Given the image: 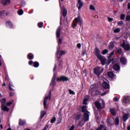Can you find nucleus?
Returning a JSON list of instances; mask_svg holds the SVG:
<instances>
[{"mask_svg": "<svg viewBox=\"0 0 130 130\" xmlns=\"http://www.w3.org/2000/svg\"><path fill=\"white\" fill-rule=\"evenodd\" d=\"M56 54L57 55H58V48H57V52H56Z\"/></svg>", "mask_w": 130, "mask_h": 130, "instance_id": "338daca9", "label": "nucleus"}, {"mask_svg": "<svg viewBox=\"0 0 130 130\" xmlns=\"http://www.w3.org/2000/svg\"><path fill=\"white\" fill-rule=\"evenodd\" d=\"M38 27L39 28H42V27L43 26V22H40L38 23Z\"/></svg>", "mask_w": 130, "mask_h": 130, "instance_id": "ea45409f", "label": "nucleus"}, {"mask_svg": "<svg viewBox=\"0 0 130 130\" xmlns=\"http://www.w3.org/2000/svg\"><path fill=\"white\" fill-rule=\"evenodd\" d=\"M110 112L113 114V115H115V110L114 109H110Z\"/></svg>", "mask_w": 130, "mask_h": 130, "instance_id": "f704fd0d", "label": "nucleus"}, {"mask_svg": "<svg viewBox=\"0 0 130 130\" xmlns=\"http://www.w3.org/2000/svg\"><path fill=\"white\" fill-rule=\"evenodd\" d=\"M13 104V101H10L7 103V106H10V105H12Z\"/></svg>", "mask_w": 130, "mask_h": 130, "instance_id": "3c124183", "label": "nucleus"}, {"mask_svg": "<svg viewBox=\"0 0 130 130\" xmlns=\"http://www.w3.org/2000/svg\"><path fill=\"white\" fill-rule=\"evenodd\" d=\"M56 78V76H55V74H54L53 77L52 79L51 82L50 84V86H54V83H55Z\"/></svg>", "mask_w": 130, "mask_h": 130, "instance_id": "dca6fc26", "label": "nucleus"}, {"mask_svg": "<svg viewBox=\"0 0 130 130\" xmlns=\"http://www.w3.org/2000/svg\"><path fill=\"white\" fill-rule=\"evenodd\" d=\"M89 93L91 94V95H92V96L97 95L98 91H97V86L95 84L91 85Z\"/></svg>", "mask_w": 130, "mask_h": 130, "instance_id": "7ed1b4c3", "label": "nucleus"}, {"mask_svg": "<svg viewBox=\"0 0 130 130\" xmlns=\"http://www.w3.org/2000/svg\"><path fill=\"white\" fill-rule=\"evenodd\" d=\"M115 124H119V119L118 118H116L115 120Z\"/></svg>", "mask_w": 130, "mask_h": 130, "instance_id": "58836bf2", "label": "nucleus"}, {"mask_svg": "<svg viewBox=\"0 0 130 130\" xmlns=\"http://www.w3.org/2000/svg\"><path fill=\"white\" fill-rule=\"evenodd\" d=\"M6 26L9 27V28H12L13 27V23H12L11 21H7L6 22Z\"/></svg>", "mask_w": 130, "mask_h": 130, "instance_id": "b1692460", "label": "nucleus"}, {"mask_svg": "<svg viewBox=\"0 0 130 130\" xmlns=\"http://www.w3.org/2000/svg\"><path fill=\"white\" fill-rule=\"evenodd\" d=\"M6 13V11L4 10L0 11V17H2V16H4Z\"/></svg>", "mask_w": 130, "mask_h": 130, "instance_id": "4c0bfd02", "label": "nucleus"}, {"mask_svg": "<svg viewBox=\"0 0 130 130\" xmlns=\"http://www.w3.org/2000/svg\"><path fill=\"white\" fill-rule=\"evenodd\" d=\"M103 88L104 89H109V84L106 82H104L103 83Z\"/></svg>", "mask_w": 130, "mask_h": 130, "instance_id": "2eb2a0df", "label": "nucleus"}, {"mask_svg": "<svg viewBox=\"0 0 130 130\" xmlns=\"http://www.w3.org/2000/svg\"><path fill=\"white\" fill-rule=\"evenodd\" d=\"M51 95V92H50L49 96H46L45 98V100L44 101V108H46V106L47 105V100H50V99H51L50 95Z\"/></svg>", "mask_w": 130, "mask_h": 130, "instance_id": "0eeeda50", "label": "nucleus"}, {"mask_svg": "<svg viewBox=\"0 0 130 130\" xmlns=\"http://www.w3.org/2000/svg\"><path fill=\"white\" fill-rule=\"evenodd\" d=\"M61 30V27L59 26L56 31V35L57 38H59L60 37V31Z\"/></svg>", "mask_w": 130, "mask_h": 130, "instance_id": "f8f14e48", "label": "nucleus"}, {"mask_svg": "<svg viewBox=\"0 0 130 130\" xmlns=\"http://www.w3.org/2000/svg\"><path fill=\"white\" fill-rule=\"evenodd\" d=\"M125 18V15L124 14H122L120 16V19L121 20H124V18Z\"/></svg>", "mask_w": 130, "mask_h": 130, "instance_id": "a19ab883", "label": "nucleus"}, {"mask_svg": "<svg viewBox=\"0 0 130 130\" xmlns=\"http://www.w3.org/2000/svg\"><path fill=\"white\" fill-rule=\"evenodd\" d=\"M46 114V112L44 111H42L41 112V116L40 117L41 118H43V117H44V115H45Z\"/></svg>", "mask_w": 130, "mask_h": 130, "instance_id": "bb28decb", "label": "nucleus"}, {"mask_svg": "<svg viewBox=\"0 0 130 130\" xmlns=\"http://www.w3.org/2000/svg\"><path fill=\"white\" fill-rule=\"evenodd\" d=\"M94 54H95L96 57L99 58L102 56L101 54H100V50L98 48L94 49Z\"/></svg>", "mask_w": 130, "mask_h": 130, "instance_id": "6e6552de", "label": "nucleus"}, {"mask_svg": "<svg viewBox=\"0 0 130 130\" xmlns=\"http://www.w3.org/2000/svg\"><path fill=\"white\" fill-rule=\"evenodd\" d=\"M111 61H112V59H109L108 61V64H109V63H110Z\"/></svg>", "mask_w": 130, "mask_h": 130, "instance_id": "680f3d73", "label": "nucleus"}, {"mask_svg": "<svg viewBox=\"0 0 130 130\" xmlns=\"http://www.w3.org/2000/svg\"><path fill=\"white\" fill-rule=\"evenodd\" d=\"M126 20L127 21H130V15L127 16L126 17Z\"/></svg>", "mask_w": 130, "mask_h": 130, "instance_id": "864d4df0", "label": "nucleus"}, {"mask_svg": "<svg viewBox=\"0 0 130 130\" xmlns=\"http://www.w3.org/2000/svg\"><path fill=\"white\" fill-rule=\"evenodd\" d=\"M123 103H125V104H129V98L128 96H124L123 98Z\"/></svg>", "mask_w": 130, "mask_h": 130, "instance_id": "ddd939ff", "label": "nucleus"}, {"mask_svg": "<svg viewBox=\"0 0 130 130\" xmlns=\"http://www.w3.org/2000/svg\"><path fill=\"white\" fill-rule=\"evenodd\" d=\"M113 54H114V51H113L112 53H110V54L109 55V57H111V56H112V55H113Z\"/></svg>", "mask_w": 130, "mask_h": 130, "instance_id": "bf43d9fd", "label": "nucleus"}, {"mask_svg": "<svg viewBox=\"0 0 130 130\" xmlns=\"http://www.w3.org/2000/svg\"><path fill=\"white\" fill-rule=\"evenodd\" d=\"M77 47H78V48L79 49H81V44H80V43L78 44L77 45Z\"/></svg>", "mask_w": 130, "mask_h": 130, "instance_id": "603ef678", "label": "nucleus"}, {"mask_svg": "<svg viewBox=\"0 0 130 130\" xmlns=\"http://www.w3.org/2000/svg\"><path fill=\"white\" fill-rule=\"evenodd\" d=\"M56 120V119L55 118V117L53 118L51 120V123H53V122H54V121H55Z\"/></svg>", "mask_w": 130, "mask_h": 130, "instance_id": "09e8293b", "label": "nucleus"}, {"mask_svg": "<svg viewBox=\"0 0 130 130\" xmlns=\"http://www.w3.org/2000/svg\"><path fill=\"white\" fill-rule=\"evenodd\" d=\"M62 11H63V17H66L67 16V14H68V12L67 11V10L64 7H62Z\"/></svg>", "mask_w": 130, "mask_h": 130, "instance_id": "5701e85b", "label": "nucleus"}, {"mask_svg": "<svg viewBox=\"0 0 130 130\" xmlns=\"http://www.w3.org/2000/svg\"><path fill=\"white\" fill-rule=\"evenodd\" d=\"M108 21L109 22H112V21H113V18H108Z\"/></svg>", "mask_w": 130, "mask_h": 130, "instance_id": "13d9d810", "label": "nucleus"}, {"mask_svg": "<svg viewBox=\"0 0 130 130\" xmlns=\"http://www.w3.org/2000/svg\"><path fill=\"white\" fill-rule=\"evenodd\" d=\"M28 63H29V66L33 64V61H29L28 62Z\"/></svg>", "mask_w": 130, "mask_h": 130, "instance_id": "052dcab7", "label": "nucleus"}, {"mask_svg": "<svg viewBox=\"0 0 130 130\" xmlns=\"http://www.w3.org/2000/svg\"><path fill=\"white\" fill-rule=\"evenodd\" d=\"M82 112L84 113L83 120L80 122V126L84 125L85 121H88L89 120V112L87 111V106H83L82 109Z\"/></svg>", "mask_w": 130, "mask_h": 130, "instance_id": "f257e3e1", "label": "nucleus"}, {"mask_svg": "<svg viewBox=\"0 0 130 130\" xmlns=\"http://www.w3.org/2000/svg\"><path fill=\"white\" fill-rule=\"evenodd\" d=\"M1 109H2V110H4V111H9V108H8V107L5 106V105L2 106Z\"/></svg>", "mask_w": 130, "mask_h": 130, "instance_id": "aec40b11", "label": "nucleus"}, {"mask_svg": "<svg viewBox=\"0 0 130 130\" xmlns=\"http://www.w3.org/2000/svg\"><path fill=\"white\" fill-rule=\"evenodd\" d=\"M113 69L114 70H115V71H119L120 67L119 66V65L115 64L114 65Z\"/></svg>", "mask_w": 130, "mask_h": 130, "instance_id": "6ab92c4d", "label": "nucleus"}, {"mask_svg": "<svg viewBox=\"0 0 130 130\" xmlns=\"http://www.w3.org/2000/svg\"><path fill=\"white\" fill-rule=\"evenodd\" d=\"M96 130H107L104 125H101L99 128H97Z\"/></svg>", "mask_w": 130, "mask_h": 130, "instance_id": "393cba45", "label": "nucleus"}, {"mask_svg": "<svg viewBox=\"0 0 130 130\" xmlns=\"http://www.w3.org/2000/svg\"><path fill=\"white\" fill-rule=\"evenodd\" d=\"M114 101H118V98H117V96L115 97L114 98Z\"/></svg>", "mask_w": 130, "mask_h": 130, "instance_id": "4d7b16f0", "label": "nucleus"}, {"mask_svg": "<svg viewBox=\"0 0 130 130\" xmlns=\"http://www.w3.org/2000/svg\"><path fill=\"white\" fill-rule=\"evenodd\" d=\"M66 53H67V52H66V51H61L60 56V55H64V54H66Z\"/></svg>", "mask_w": 130, "mask_h": 130, "instance_id": "79ce46f5", "label": "nucleus"}, {"mask_svg": "<svg viewBox=\"0 0 130 130\" xmlns=\"http://www.w3.org/2000/svg\"><path fill=\"white\" fill-rule=\"evenodd\" d=\"M19 125H24V124H26V121L20 119L19 122Z\"/></svg>", "mask_w": 130, "mask_h": 130, "instance_id": "4be33fe9", "label": "nucleus"}, {"mask_svg": "<svg viewBox=\"0 0 130 130\" xmlns=\"http://www.w3.org/2000/svg\"><path fill=\"white\" fill-rule=\"evenodd\" d=\"M88 99H84V100H83V104H87V102H88Z\"/></svg>", "mask_w": 130, "mask_h": 130, "instance_id": "c03bdc74", "label": "nucleus"}, {"mask_svg": "<svg viewBox=\"0 0 130 130\" xmlns=\"http://www.w3.org/2000/svg\"><path fill=\"white\" fill-rule=\"evenodd\" d=\"M27 58L28 59H33L34 58V55L32 53H29L27 55Z\"/></svg>", "mask_w": 130, "mask_h": 130, "instance_id": "a878e982", "label": "nucleus"}, {"mask_svg": "<svg viewBox=\"0 0 130 130\" xmlns=\"http://www.w3.org/2000/svg\"><path fill=\"white\" fill-rule=\"evenodd\" d=\"M100 116H101L100 113H99V115H96V117H98V118H100Z\"/></svg>", "mask_w": 130, "mask_h": 130, "instance_id": "e2e57ef3", "label": "nucleus"}, {"mask_svg": "<svg viewBox=\"0 0 130 130\" xmlns=\"http://www.w3.org/2000/svg\"><path fill=\"white\" fill-rule=\"evenodd\" d=\"M61 65V62H59V63H55V66H54V68L53 69V71H55V70H56V67H60V66Z\"/></svg>", "mask_w": 130, "mask_h": 130, "instance_id": "cd10ccee", "label": "nucleus"}, {"mask_svg": "<svg viewBox=\"0 0 130 130\" xmlns=\"http://www.w3.org/2000/svg\"><path fill=\"white\" fill-rule=\"evenodd\" d=\"M127 8L129 10H130V3H128V6H127Z\"/></svg>", "mask_w": 130, "mask_h": 130, "instance_id": "69168bd1", "label": "nucleus"}, {"mask_svg": "<svg viewBox=\"0 0 130 130\" xmlns=\"http://www.w3.org/2000/svg\"><path fill=\"white\" fill-rule=\"evenodd\" d=\"M86 54V49H84L82 51V55H85Z\"/></svg>", "mask_w": 130, "mask_h": 130, "instance_id": "5fc2aeb1", "label": "nucleus"}, {"mask_svg": "<svg viewBox=\"0 0 130 130\" xmlns=\"http://www.w3.org/2000/svg\"><path fill=\"white\" fill-rule=\"evenodd\" d=\"M57 81H62V82L69 81V78L66 76H61L59 78H58Z\"/></svg>", "mask_w": 130, "mask_h": 130, "instance_id": "9d476101", "label": "nucleus"}, {"mask_svg": "<svg viewBox=\"0 0 130 130\" xmlns=\"http://www.w3.org/2000/svg\"><path fill=\"white\" fill-rule=\"evenodd\" d=\"M89 9L91 10V11H95V7L93 5H90L89 6Z\"/></svg>", "mask_w": 130, "mask_h": 130, "instance_id": "c9c22d12", "label": "nucleus"}, {"mask_svg": "<svg viewBox=\"0 0 130 130\" xmlns=\"http://www.w3.org/2000/svg\"><path fill=\"white\" fill-rule=\"evenodd\" d=\"M107 52H108V50L105 49L102 51V54L104 55V54H106Z\"/></svg>", "mask_w": 130, "mask_h": 130, "instance_id": "37998d69", "label": "nucleus"}, {"mask_svg": "<svg viewBox=\"0 0 130 130\" xmlns=\"http://www.w3.org/2000/svg\"><path fill=\"white\" fill-rule=\"evenodd\" d=\"M10 96H14V95H15V93L10 92Z\"/></svg>", "mask_w": 130, "mask_h": 130, "instance_id": "0e129e2a", "label": "nucleus"}, {"mask_svg": "<svg viewBox=\"0 0 130 130\" xmlns=\"http://www.w3.org/2000/svg\"><path fill=\"white\" fill-rule=\"evenodd\" d=\"M12 87H14V86H13V83L10 82L9 83V90H10V91H13L14 89H13V88H12Z\"/></svg>", "mask_w": 130, "mask_h": 130, "instance_id": "c756f323", "label": "nucleus"}, {"mask_svg": "<svg viewBox=\"0 0 130 130\" xmlns=\"http://www.w3.org/2000/svg\"><path fill=\"white\" fill-rule=\"evenodd\" d=\"M98 58L100 60L101 63L103 66H105V63H106V61H107V60L106 59V58H105V57L102 55Z\"/></svg>", "mask_w": 130, "mask_h": 130, "instance_id": "423d86ee", "label": "nucleus"}, {"mask_svg": "<svg viewBox=\"0 0 130 130\" xmlns=\"http://www.w3.org/2000/svg\"><path fill=\"white\" fill-rule=\"evenodd\" d=\"M48 127H49V125H48V124H46L43 130H46L47 128H48Z\"/></svg>", "mask_w": 130, "mask_h": 130, "instance_id": "49530a36", "label": "nucleus"}, {"mask_svg": "<svg viewBox=\"0 0 130 130\" xmlns=\"http://www.w3.org/2000/svg\"><path fill=\"white\" fill-rule=\"evenodd\" d=\"M18 15H19V16H22V15L24 14V11H23V10L20 9L18 11Z\"/></svg>", "mask_w": 130, "mask_h": 130, "instance_id": "c85d7f7f", "label": "nucleus"}, {"mask_svg": "<svg viewBox=\"0 0 130 130\" xmlns=\"http://www.w3.org/2000/svg\"><path fill=\"white\" fill-rule=\"evenodd\" d=\"M34 67L35 68H38V67H39V63L37 61H35L34 63Z\"/></svg>", "mask_w": 130, "mask_h": 130, "instance_id": "72a5a7b5", "label": "nucleus"}, {"mask_svg": "<svg viewBox=\"0 0 130 130\" xmlns=\"http://www.w3.org/2000/svg\"><path fill=\"white\" fill-rule=\"evenodd\" d=\"M113 31L114 33H119V32H120V28H115V29L113 30Z\"/></svg>", "mask_w": 130, "mask_h": 130, "instance_id": "2f4dec72", "label": "nucleus"}, {"mask_svg": "<svg viewBox=\"0 0 130 130\" xmlns=\"http://www.w3.org/2000/svg\"><path fill=\"white\" fill-rule=\"evenodd\" d=\"M127 119H128V114L124 113L123 114L122 120L123 121H125L126 120H127Z\"/></svg>", "mask_w": 130, "mask_h": 130, "instance_id": "f3484780", "label": "nucleus"}, {"mask_svg": "<svg viewBox=\"0 0 130 130\" xmlns=\"http://www.w3.org/2000/svg\"><path fill=\"white\" fill-rule=\"evenodd\" d=\"M108 77H109V78H111L112 79L115 77V75H114V74H113V72H111L108 73Z\"/></svg>", "mask_w": 130, "mask_h": 130, "instance_id": "412c9836", "label": "nucleus"}, {"mask_svg": "<svg viewBox=\"0 0 130 130\" xmlns=\"http://www.w3.org/2000/svg\"><path fill=\"white\" fill-rule=\"evenodd\" d=\"M20 5L21 7H25L26 6V2L24 1H21Z\"/></svg>", "mask_w": 130, "mask_h": 130, "instance_id": "473e14b6", "label": "nucleus"}, {"mask_svg": "<svg viewBox=\"0 0 130 130\" xmlns=\"http://www.w3.org/2000/svg\"><path fill=\"white\" fill-rule=\"evenodd\" d=\"M6 99L4 98L1 100V103L2 105H5L6 104Z\"/></svg>", "mask_w": 130, "mask_h": 130, "instance_id": "e433bc0d", "label": "nucleus"}, {"mask_svg": "<svg viewBox=\"0 0 130 130\" xmlns=\"http://www.w3.org/2000/svg\"><path fill=\"white\" fill-rule=\"evenodd\" d=\"M75 129V126L73 125L71 127V128L69 129V130H74Z\"/></svg>", "mask_w": 130, "mask_h": 130, "instance_id": "6e6d98bb", "label": "nucleus"}, {"mask_svg": "<svg viewBox=\"0 0 130 130\" xmlns=\"http://www.w3.org/2000/svg\"><path fill=\"white\" fill-rule=\"evenodd\" d=\"M118 26H121V25H123V21H119L118 22Z\"/></svg>", "mask_w": 130, "mask_h": 130, "instance_id": "de8ad7c7", "label": "nucleus"}, {"mask_svg": "<svg viewBox=\"0 0 130 130\" xmlns=\"http://www.w3.org/2000/svg\"><path fill=\"white\" fill-rule=\"evenodd\" d=\"M95 106L98 109H101V104L99 102L96 101L94 103Z\"/></svg>", "mask_w": 130, "mask_h": 130, "instance_id": "a211bd4d", "label": "nucleus"}, {"mask_svg": "<svg viewBox=\"0 0 130 130\" xmlns=\"http://www.w3.org/2000/svg\"><path fill=\"white\" fill-rule=\"evenodd\" d=\"M103 71H104V69L103 68H102L101 67H96L94 69V73L95 75L99 76L100 75L103 73Z\"/></svg>", "mask_w": 130, "mask_h": 130, "instance_id": "20e7f679", "label": "nucleus"}, {"mask_svg": "<svg viewBox=\"0 0 130 130\" xmlns=\"http://www.w3.org/2000/svg\"><path fill=\"white\" fill-rule=\"evenodd\" d=\"M1 3L3 6H8L10 4L11 0H1Z\"/></svg>", "mask_w": 130, "mask_h": 130, "instance_id": "1a4fd4ad", "label": "nucleus"}, {"mask_svg": "<svg viewBox=\"0 0 130 130\" xmlns=\"http://www.w3.org/2000/svg\"><path fill=\"white\" fill-rule=\"evenodd\" d=\"M62 42V41L61 40V39H59V40H58V45H59V44H61Z\"/></svg>", "mask_w": 130, "mask_h": 130, "instance_id": "8fccbe9b", "label": "nucleus"}, {"mask_svg": "<svg viewBox=\"0 0 130 130\" xmlns=\"http://www.w3.org/2000/svg\"><path fill=\"white\" fill-rule=\"evenodd\" d=\"M121 46L125 49V50L128 51L130 50V45L127 42L123 41Z\"/></svg>", "mask_w": 130, "mask_h": 130, "instance_id": "39448f33", "label": "nucleus"}, {"mask_svg": "<svg viewBox=\"0 0 130 130\" xmlns=\"http://www.w3.org/2000/svg\"><path fill=\"white\" fill-rule=\"evenodd\" d=\"M77 23H79L80 26L83 25V20H82L81 16H78L77 18H75L72 24L73 27H77V25H78Z\"/></svg>", "mask_w": 130, "mask_h": 130, "instance_id": "f03ea898", "label": "nucleus"}, {"mask_svg": "<svg viewBox=\"0 0 130 130\" xmlns=\"http://www.w3.org/2000/svg\"><path fill=\"white\" fill-rule=\"evenodd\" d=\"M69 93L70 94L75 95V92L71 89L69 90Z\"/></svg>", "mask_w": 130, "mask_h": 130, "instance_id": "a18cd8bd", "label": "nucleus"}, {"mask_svg": "<svg viewBox=\"0 0 130 130\" xmlns=\"http://www.w3.org/2000/svg\"><path fill=\"white\" fill-rule=\"evenodd\" d=\"M120 61L122 63V64H126V58L124 57H121V58L120 59Z\"/></svg>", "mask_w": 130, "mask_h": 130, "instance_id": "4468645a", "label": "nucleus"}, {"mask_svg": "<svg viewBox=\"0 0 130 130\" xmlns=\"http://www.w3.org/2000/svg\"><path fill=\"white\" fill-rule=\"evenodd\" d=\"M127 130H130V125H129V126H128L127 127Z\"/></svg>", "mask_w": 130, "mask_h": 130, "instance_id": "774afa93", "label": "nucleus"}, {"mask_svg": "<svg viewBox=\"0 0 130 130\" xmlns=\"http://www.w3.org/2000/svg\"><path fill=\"white\" fill-rule=\"evenodd\" d=\"M114 47V44H113V42H111L110 43V46L109 47V49H112Z\"/></svg>", "mask_w": 130, "mask_h": 130, "instance_id": "7c9ffc66", "label": "nucleus"}, {"mask_svg": "<svg viewBox=\"0 0 130 130\" xmlns=\"http://www.w3.org/2000/svg\"><path fill=\"white\" fill-rule=\"evenodd\" d=\"M83 6V2H82V1L81 0H78L77 4V7L79 11L81 10Z\"/></svg>", "mask_w": 130, "mask_h": 130, "instance_id": "9b49d317", "label": "nucleus"}]
</instances>
